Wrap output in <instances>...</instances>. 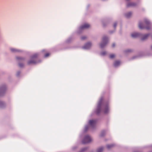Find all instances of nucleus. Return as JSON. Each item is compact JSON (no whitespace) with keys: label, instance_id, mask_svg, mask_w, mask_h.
<instances>
[{"label":"nucleus","instance_id":"nucleus-1","mask_svg":"<svg viewBox=\"0 0 152 152\" xmlns=\"http://www.w3.org/2000/svg\"><path fill=\"white\" fill-rule=\"evenodd\" d=\"M108 111V103L103 102V99H101L99 102L96 109V113L97 114H98L102 111L105 113H107Z\"/></svg>","mask_w":152,"mask_h":152},{"label":"nucleus","instance_id":"nucleus-2","mask_svg":"<svg viewBox=\"0 0 152 152\" xmlns=\"http://www.w3.org/2000/svg\"><path fill=\"white\" fill-rule=\"evenodd\" d=\"M39 55L38 53L34 54L32 57L28 61V64H33L37 63V58L38 57Z\"/></svg>","mask_w":152,"mask_h":152},{"label":"nucleus","instance_id":"nucleus-3","mask_svg":"<svg viewBox=\"0 0 152 152\" xmlns=\"http://www.w3.org/2000/svg\"><path fill=\"white\" fill-rule=\"evenodd\" d=\"M144 23L148 26H145L143 23L141 22L139 23V27L140 28L142 29L144 28H146L147 29H148L149 28V26L150 25V22L147 19H145L144 20Z\"/></svg>","mask_w":152,"mask_h":152},{"label":"nucleus","instance_id":"nucleus-4","mask_svg":"<svg viewBox=\"0 0 152 152\" xmlns=\"http://www.w3.org/2000/svg\"><path fill=\"white\" fill-rule=\"evenodd\" d=\"M108 38L106 36H104L102 38V41L100 44V46L101 48H104L107 44L108 42Z\"/></svg>","mask_w":152,"mask_h":152},{"label":"nucleus","instance_id":"nucleus-5","mask_svg":"<svg viewBox=\"0 0 152 152\" xmlns=\"http://www.w3.org/2000/svg\"><path fill=\"white\" fill-rule=\"evenodd\" d=\"M92 141L91 138L88 135L85 136L84 139L82 141V143L84 144L90 142Z\"/></svg>","mask_w":152,"mask_h":152},{"label":"nucleus","instance_id":"nucleus-6","mask_svg":"<svg viewBox=\"0 0 152 152\" xmlns=\"http://www.w3.org/2000/svg\"><path fill=\"white\" fill-rule=\"evenodd\" d=\"M96 120H90L89 122V125L91 127L94 128L96 124Z\"/></svg>","mask_w":152,"mask_h":152},{"label":"nucleus","instance_id":"nucleus-7","mask_svg":"<svg viewBox=\"0 0 152 152\" xmlns=\"http://www.w3.org/2000/svg\"><path fill=\"white\" fill-rule=\"evenodd\" d=\"M90 27V25L88 23H85L81 26L80 27V29L82 30L83 29L87 28Z\"/></svg>","mask_w":152,"mask_h":152},{"label":"nucleus","instance_id":"nucleus-8","mask_svg":"<svg viewBox=\"0 0 152 152\" xmlns=\"http://www.w3.org/2000/svg\"><path fill=\"white\" fill-rule=\"evenodd\" d=\"M6 90V87L3 86L0 88V96L3 95Z\"/></svg>","mask_w":152,"mask_h":152},{"label":"nucleus","instance_id":"nucleus-9","mask_svg":"<svg viewBox=\"0 0 152 152\" xmlns=\"http://www.w3.org/2000/svg\"><path fill=\"white\" fill-rule=\"evenodd\" d=\"M140 34L137 33H133L132 34L131 36L133 38H136L140 36Z\"/></svg>","mask_w":152,"mask_h":152},{"label":"nucleus","instance_id":"nucleus-10","mask_svg":"<svg viewBox=\"0 0 152 152\" xmlns=\"http://www.w3.org/2000/svg\"><path fill=\"white\" fill-rule=\"evenodd\" d=\"M91 44L90 42H88L86 43L84 46L85 49H88L91 46Z\"/></svg>","mask_w":152,"mask_h":152},{"label":"nucleus","instance_id":"nucleus-11","mask_svg":"<svg viewBox=\"0 0 152 152\" xmlns=\"http://www.w3.org/2000/svg\"><path fill=\"white\" fill-rule=\"evenodd\" d=\"M149 34H146L143 35L142 38V40H144L146 39L148 37Z\"/></svg>","mask_w":152,"mask_h":152},{"label":"nucleus","instance_id":"nucleus-12","mask_svg":"<svg viewBox=\"0 0 152 152\" xmlns=\"http://www.w3.org/2000/svg\"><path fill=\"white\" fill-rule=\"evenodd\" d=\"M120 64V62L119 61H117L115 62L114 64L115 66H117L119 65Z\"/></svg>","mask_w":152,"mask_h":152},{"label":"nucleus","instance_id":"nucleus-13","mask_svg":"<svg viewBox=\"0 0 152 152\" xmlns=\"http://www.w3.org/2000/svg\"><path fill=\"white\" fill-rule=\"evenodd\" d=\"M132 15V13L131 12H129L126 13L125 15L127 18H129Z\"/></svg>","mask_w":152,"mask_h":152},{"label":"nucleus","instance_id":"nucleus-14","mask_svg":"<svg viewBox=\"0 0 152 152\" xmlns=\"http://www.w3.org/2000/svg\"><path fill=\"white\" fill-rule=\"evenodd\" d=\"M135 5V4L133 2H129L127 4V7H129L131 6H134Z\"/></svg>","mask_w":152,"mask_h":152},{"label":"nucleus","instance_id":"nucleus-15","mask_svg":"<svg viewBox=\"0 0 152 152\" xmlns=\"http://www.w3.org/2000/svg\"><path fill=\"white\" fill-rule=\"evenodd\" d=\"M16 58L18 61H22L24 60V58H23L19 57H16Z\"/></svg>","mask_w":152,"mask_h":152},{"label":"nucleus","instance_id":"nucleus-16","mask_svg":"<svg viewBox=\"0 0 152 152\" xmlns=\"http://www.w3.org/2000/svg\"><path fill=\"white\" fill-rule=\"evenodd\" d=\"M103 147H100L98 148L97 151V152H102L103 151Z\"/></svg>","mask_w":152,"mask_h":152},{"label":"nucleus","instance_id":"nucleus-17","mask_svg":"<svg viewBox=\"0 0 152 152\" xmlns=\"http://www.w3.org/2000/svg\"><path fill=\"white\" fill-rule=\"evenodd\" d=\"M10 50L12 52H16L19 51L18 50L13 48H11Z\"/></svg>","mask_w":152,"mask_h":152},{"label":"nucleus","instance_id":"nucleus-18","mask_svg":"<svg viewBox=\"0 0 152 152\" xmlns=\"http://www.w3.org/2000/svg\"><path fill=\"white\" fill-rule=\"evenodd\" d=\"M113 146V144L108 145H107V147L108 149L110 148Z\"/></svg>","mask_w":152,"mask_h":152},{"label":"nucleus","instance_id":"nucleus-19","mask_svg":"<svg viewBox=\"0 0 152 152\" xmlns=\"http://www.w3.org/2000/svg\"><path fill=\"white\" fill-rule=\"evenodd\" d=\"M4 103L2 101H0V107H3V105L4 104Z\"/></svg>","mask_w":152,"mask_h":152},{"label":"nucleus","instance_id":"nucleus-20","mask_svg":"<svg viewBox=\"0 0 152 152\" xmlns=\"http://www.w3.org/2000/svg\"><path fill=\"white\" fill-rule=\"evenodd\" d=\"M115 56L114 54H111L110 55V58H114Z\"/></svg>","mask_w":152,"mask_h":152},{"label":"nucleus","instance_id":"nucleus-21","mask_svg":"<svg viewBox=\"0 0 152 152\" xmlns=\"http://www.w3.org/2000/svg\"><path fill=\"white\" fill-rule=\"evenodd\" d=\"M105 133V131H104L102 132H101V136H103L104 135V134H103Z\"/></svg>","mask_w":152,"mask_h":152},{"label":"nucleus","instance_id":"nucleus-22","mask_svg":"<svg viewBox=\"0 0 152 152\" xmlns=\"http://www.w3.org/2000/svg\"><path fill=\"white\" fill-rule=\"evenodd\" d=\"M19 65L20 67H22L23 66V64L22 63H19Z\"/></svg>","mask_w":152,"mask_h":152},{"label":"nucleus","instance_id":"nucleus-23","mask_svg":"<svg viewBox=\"0 0 152 152\" xmlns=\"http://www.w3.org/2000/svg\"><path fill=\"white\" fill-rule=\"evenodd\" d=\"M50 55V54L49 53H47L45 54V57H48Z\"/></svg>","mask_w":152,"mask_h":152},{"label":"nucleus","instance_id":"nucleus-24","mask_svg":"<svg viewBox=\"0 0 152 152\" xmlns=\"http://www.w3.org/2000/svg\"><path fill=\"white\" fill-rule=\"evenodd\" d=\"M106 52L105 51L103 52L101 54L102 55H104L106 54Z\"/></svg>","mask_w":152,"mask_h":152},{"label":"nucleus","instance_id":"nucleus-25","mask_svg":"<svg viewBox=\"0 0 152 152\" xmlns=\"http://www.w3.org/2000/svg\"><path fill=\"white\" fill-rule=\"evenodd\" d=\"M86 38V37H85V36H83L81 37V39H83V40L85 39Z\"/></svg>","mask_w":152,"mask_h":152},{"label":"nucleus","instance_id":"nucleus-26","mask_svg":"<svg viewBox=\"0 0 152 152\" xmlns=\"http://www.w3.org/2000/svg\"><path fill=\"white\" fill-rule=\"evenodd\" d=\"M117 25V23H115L114 24V28H115Z\"/></svg>","mask_w":152,"mask_h":152},{"label":"nucleus","instance_id":"nucleus-27","mask_svg":"<svg viewBox=\"0 0 152 152\" xmlns=\"http://www.w3.org/2000/svg\"><path fill=\"white\" fill-rule=\"evenodd\" d=\"M88 129V127L87 126H86L85 127V130L86 131Z\"/></svg>","mask_w":152,"mask_h":152},{"label":"nucleus","instance_id":"nucleus-28","mask_svg":"<svg viewBox=\"0 0 152 152\" xmlns=\"http://www.w3.org/2000/svg\"><path fill=\"white\" fill-rule=\"evenodd\" d=\"M115 45V44L113 43V45H112V46L113 47H114Z\"/></svg>","mask_w":152,"mask_h":152},{"label":"nucleus","instance_id":"nucleus-29","mask_svg":"<svg viewBox=\"0 0 152 152\" xmlns=\"http://www.w3.org/2000/svg\"><path fill=\"white\" fill-rule=\"evenodd\" d=\"M86 148H83V151H84L85 150H86Z\"/></svg>","mask_w":152,"mask_h":152},{"label":"nucleus","instance_id":"nucleus-30","mask_svg":"<svg viewBox=\"0 0 152 152\" xmlns=\"http://www.w3.org/2000/svg\"><path fill=\"white\" fill-rule=\"evenodd\" d=\"M42 51L44 52H46V51L45 50H42Z\"/></svg>","mask_w":152,"mask_h":152},{"label":"nucleus","instance_id":"nucleus-31","mask_svg":"<svg viewBox=\"0 0 152 152\" xmlns=\"http://www.w3.org/2000/svg\"><path fill=\"white\" fill-rule=\"evenodd\" d=\"M151 49H152V46H151Z\"/></svg>","mask_w":152,"mask_h":152},{"label":"nucleus","instance_id":"nucleus-32","mask_svg":"<svg viewBox=\"0 0 152 152\" xmlns=\"http://www.w3.org/2000/svg\"><path fill=\"white\" fill-rule=\"evenodd\" d=\"M129 51V52H130V51H130V50H129V51Z\"/></svg>","mask_w":152,"mask_h":152}]
</instances>
